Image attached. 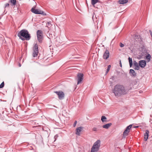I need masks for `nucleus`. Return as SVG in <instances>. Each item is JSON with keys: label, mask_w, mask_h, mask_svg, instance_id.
Wrapping results in <instances>:
<instances>
[{"label": "nucleus", "mask_w": 152, "mask_h": 152, "mask_svg": "<svg viewBox=\"0 0 152 152\" xmlns=\"http://www.w3.org/2000/svg\"><path fill=\"white\" fill-rule=\"evenodd\" d=\"M10 2L13 5H15L16 4V0H10Z\"/></svg>", "instance_id": "obj_21"}, {"label": "nucleus", "mask_w": 152, "mask_h": 152, "mask_svg": "<svg viewBox=\"0 0 152 152\" xmlns=\"http://www.w3.org/2000/svg\"><path fill=\"white\" fill-rule=\"evenodd\" d=\"M139 64L140 67L143 68H144L146 65V62L145 60H140L139 62Z\"/></svg>", "instance_id": "obj_10"}, {"label": "nucleus", "mask_w": 152, "mask_h": 152, "mask_svg": "<svg viewBox=\"0 0 152 152\" xmlns=\"http://www.w3.org/2000/svg\"><path fill=\"white\" fill-rule=\"evenodd\" d=\"M99 129L96 128V127H94L92 129V130L93 131L96 132L98 131Z\"/></svg>", "instance_id": "obj_23"}, {"label": "nucleus", "mask_w": 152, "mask_h": 152, "mask_svg": "<svg viewBox=\"0 0 152 152\" xmlns=\"http://www.w3.org/2000/svg\"><path fill=\"white\" fill-rule=\"evenodd\" d=\"M58 136L57 135H56L54 136V138L55 139L54 141H55L56 140V138L58 137Z\"/></svg>", "instance_id": "obj_30"}, {"label": "nucleus", "mask_w": 152, "mask_h": 152, "mask_svg": "<svg viewBox=\"0 0 152 152\" xmlns=\"http://www.w3.org/2000/svg\"><path fill=\"white\" fill-rule=\"evenodd\" d=\"M4 86V82H2L0 85V88H3Z\"/></svg>", "instance_id": "obj_24"}, {"label": "nucleus", "mask_w": 152, "mask_h": 152, "mask_svg": "<svg viewBox=\"0 0 152 152\" xmlns=\"http://www.w3.org/2000/svg\"><path fill=\"white\" fill-rule=\"evenodd\" d=\"M82 128L83 127H80L77 128L76 129V134L78 136L80 135V132L81 131Z\"/></svg>", "instance_id": "obj_11"}, {"label": "nucleus", "mask_w": 152, "mask_h": 152, "mask_svg": "<svg viewBox=\"0 0 152 152\" xmlns=\"http://www.w3.org/2000/svg\"><path fill=\"white\" fill-rule=\"evenodd\" d=\"M37 37L38 41L41 42L43 40V32L41 30H38L37 32Z\"/></svg>", "instance_id": "obj_4"}, {"label": "nucleus", "mask_w": 152, "mask_h": 152, "mask_svg": "<svg viewBox=\"0 0 152 152\" xmlns=\"http://www.w3.org/2000/svg\"><path fill=\"white\" fill-rule=\"evenodd\" d=\"M1 39H3V38H1Z\"/></svg>", "instance_id": "obj_40"}, {"label": "nucleus", "mask_w": 152, "mask_h": 152, "mask_svg": "<svg viewBox=\"0 0 152 152\" xmlns=\"http://www.w3.org/2000/svg\"><path fill=\"white\" fill-rule=\"evenodd\" d=\"M132 125H130L129 126H127L126 127V129L127 130L130 131V130L131 129V128H132Z\"/></svg>", "instance_id": "obj_22"}, {"label": "nucleus", "mask_w": 152, "mask_h": 152, "mask_svg": "<svg viewBox=\"0 0 152 152\" xmlns=\"http://www.w3.org/2000/svg\"><path fill=\"white\" fill-rule=\"evenodd\" d=\"M151 57V56L149 54L146 56V58L147 60V62H149L150 61Z\"/></svg>", "instance_id": "obj_18"}, {"label": "nucleus", "mask_w": 152, "mask_h": 152, "mask_svg": "<svg viewBox=\"0 0 152 152\" xmlns=\"http://www.w3.org/2000/svg\"><path fill=\"white\" fill-rule=\"evenodd\" d=\"M99 1V0H91V3L93 6H94Z\"/></svg>", "instance_id": "obj_17"}, {"label": "nucleus", "mask_w": 152, "mask_h": 152, "mask_svg": "<svg viewBox=\"0 0 152 152\" xmlns=\"http://www.w3.org/2000/svg\"><path fill=\"white\" fill-rule=\"evenodd\" d=\"M77 121H75L74 123V124H73V126L74 127H75L76 125V124H77Z\"/></svg>", "instance_id": "obj_27"}, {"label": "nucleus", "mask_w": 152, "mask_h": 152, "mask_svg": "<svg viewBox=\"0 0 152 152\" xmlns=\"http://www.w3.org/2000/svg\"><path fill=\"white\" fill-rule=\"evenodd\" d=\"M120 66L121 67H122V65H121V61L120 60Z\"/></svg>", "instance_id": "obj_36"}, {"label": "nucleus", "mask_w": 152, "mask_h": 152, "mask_svg": "<svg viewBox=\"0 0 152 152\" xmlns=\"http://www.w3.org/2000/svg\"><path fill=\"white\" fill-rule=\"evenodd\" d=\"M129 131L127 130L126 129L123 132V136H127L128 134L129 133Z\"/></svg>", "instance_id": "obj_19"}, {"label": "nucleus", "mask_w": 152, "mask_h": 152, "mask_svg": "<svg viewBox=\"0 0 152 152\" xmlns=\"http://www.w3.org/2000/svg\"><path fill=\"white\" fill-rule=\"evenodd\" d=\"M132 65V63H129L130 66L131 67Z\"/></svg>", "instance_id": "obj_33"}, {"label": "nucleus", "mask_w": 152, "mask_h": 152, "mask_svg": "<svg viewBox=\"0 0 152 152\" xmlns=\"http://www.w3.org/2000/svg\"><path fill=\"white\" fill-rule=\"evenodd\" d=\"M149 133V132L148 130H147L145 131V132L144 134V140L145 141H147L148 139Z\"/></svg>", "instance_id": "obj_12"}, {"label": "nucleus", "mask_w": 152, "mask_h": 152, "mask_svg": "<svg viewBox=\"0 0 152 152\" xmlns=\"http://www.w3.org/2000/svg\"><path fill=\"white\" fill-rule=\"evenodd\" d=\"M129 63H132V59L130 57H129L128 58Z\"/></svg>", "instance_id": "obj_26"}, {"label": "nucleus", "mask_w": 152, "mask_h": 152, "mask_svg": "<svg viewBox=\"0 0 152 152\" xmlns=\"http://www.w3.org/2000/svg\"><path fill=\"white\" fill-rule=\"evenodd\" d=\"M113 92L115 96L119 97L121 95L126 94L127 91L123 85L117 84L114 86Z\"/></svg>", "instance_id": "obj_1"}, {"label": "nucleus", "mask_w": 152, "mask_h": 152, "mask_svg": "<svg viewBox=\"0 0 152 152\" xmlns=\"http://www.w3.org/2000/svg\"><path fill=\"white\" fill-rule=\"evenodd\" d=\"M109 52L108 50L107 49H106V50L103 54V57L104 59H107L109 57Z\"/></svg>", "instance_id": "obj_9"}, {"label": "nucleus", "mask_w": 152, "mask_h": 152, "mask_svg": "<svg viewBox=\"0 0 152 152\" xmlns=\"http://www.w3.org/2000/svg\"><path fill=\"white\" fill-rule=\"evenodd\" d=\"M9 6V4L8 3H7L5 5V7H8Z\"/></svg>", "instance_id": "obj_31"}, {"label": "nucleus", "mask_w": 152, "mask_h": 152, "mask_svg": "<svg viewBox=\"0 0 152 152\" xmlns=\"http://www.w3.org/2000/svg\"><path fill=\"white\" fill-rule=\"evenodd\" d=\"M133 64L135 66V68H134V69L139 70V67L138 63L136 61H133Z\"/></svg>", "instance_id": "obj_13"}, {"label": "nucleus", "mask_w": 152, "mask_h": 152, "mask_svg": "<svg viewBox=\"0 0 152 152\" xmlns=\"http://www.w3.org/2000/svg\"><path fill=\"white\" fill-rule=\"evenodd\" d=\"M107 119L106 117L105 116H102L101 117V120L103 122H104V121H106L105 120Z\"/></svg>", "instance_id": "obj_20"}, {"label": "nucleus", "mask_w": 152, "mask_h": 152, "mask_svg": "<svg viewBox=\"0 0 152 152\" xmlns=\"http://www.w3.org/2000/svg\"><path fill=\"white\" fill-rule=\"evenodd\" d=\"M128 1V0H119L118 1V2L120 4H124L127 3Z\"/></svg>", "instance_id": "obj_14"}, {"label": "nucleus", "mask_w": 152, "mask_h": 152, "mask_svg": "<svg viewBox=\"0 0 152 152\" xmlns=\"http://www.w3.org/2000/svg\"><path fill=\"white\" fill-rule=\"evenodd\" d=\"M151 35H152V32L150 30L149 31Z\"/></svg>", "instance_id": "obj_34"}, {"label": "nucleus", "mask_w": 152, "mask_h": 152, "mask_svg": "<svg viewBox=\"0 0 152 152\" xmlns=\"http://www.w3.org/2000/svg\"><path fill=\"white\" fill-rule=\"evenodd\" d=\"M83 74L81 73H78L77 75V84L80 83L83 79Z\"/></svg>", "instance_id": "obj_7"}, {"label": "nucleus", "mask_w": 152, "mask_h": 152, "mask_svg": "<svg viewBox=\"0 0 152 152\" xmlns=\"http://www.w3.org/2000/svg\"><path fill=\"white\" fill-rule=\"evenodd\" d=\"M102 127V126H98L96 128H99H99Z\"/></svg>", "instance_id": "obj_32"}, {"label": "nucleus", "mask_w": 152, "mask_h": 152, "mask_svg": "<svg viewBox=\"0 0 152 152\" xmlns=\"http://www.w3.org/2000/svg\"><path fill=\"white\" fill-rule=\"evenodd\" d=\"M31 12L33 13L37 14H42L43 15H45L46 14L43 11L40 10L35 9V7H34L31 10Z\"/></svg>", "instance_id": "obj_5"}, {"label": "nucleus", "mask_w": 152, "mask_h": 152, "mask_svg": "<svg viewBox=\"0 0 152 152\" xmlns=\"http://www.w3.org/2000/svg\"><path fill=\"white\" fill-rule=\"evenodd\" d=\"M51 23L52 22L51 21L49 22L47 24V25H48L49 27H51L52 25Z\"/></svg>", "instance_id": "obj_25"}, {"label": "nucleus", "mask_w": 152, "mask_h": 152, "mask_svg": "<svg viewBox=\"0 0 152 152\" xmlns=\"http://www.w3.org/2000/svg\"><path fill=\"white\" fill-rule=\"evenodd\" d=\"M137 127H138V126H135V127H135V128H137Z\"/></svg>", "instance_id": "obj_39"}, {"label": "nucleus", "mask_w": 152, "mask_h": 152, "mask_svg": "<svg viewBox=\"0 0 152 152\" xmlns=\"http://www.w3.org/2000/svg\"><path fill=\"white\" fill-rule=\"evenodd\" d=\"M19 67H20L21 66V65L20 64H19Z\"/></svg>", "instance_id": "obj_37"}, {"label": "nucleus", "mask_w": 152, "mask_h": 152, "mask_svg": "<svg viewBox=\"0 0 152 152\" xmlns=\"http://www.w3.org/2000/svg\"><path fill=\"white\" fill-rule=\"evenodd\" d=\"M38 53V46L37 44H36L33 48V57L37 56Z\"/></svg>", "instance_id": "obj_6"}, {"label": "nucleus", "mask_w": 152, "mask_h": 152, "mask_svg": "<svg viewBox=\"0 0 152 152\" xmlns=\"http://www.w3.org/2000/svg\"><path fill=\"white\" fill-rule=\"evenodd\" d=\"M101 141L99 140H97L94 144L91 152H97L100 146Z\"/></svg>", "instance_id": "obj_3"}, {"label": "nucleus", "mask_w": 152, "mask_h": 152, "mask_svg": "<svg viewBox=\"0 0 152 152\" xmlns=\"http://www.w3.org/2000/svg\"><path fill=\"white\" fill-rule=\"evenodd\" d=\"M120 47H124V45L122 43H120Z\"/></svg>", "instance_id": "obj_29"}, {"label": "nucleus", "mask_w": 152, "mask_h": 152, "mask_svg": "<svg viewBox=\"0 0 152 152\" xmlns=\"http://www.w3.org/2000/svg\"><path fill=\"white\" fill-rule=\"evenodd\" d=\"M54 93H56L58 96V98L60 99H63L64 96V93L62 91H55Z\"/></svg>", "instance_id": "obj_8"}, {"label": "nucleus", "mask_w": 152, "mask_h": 152, "mask_svg": "<svg viewBox=\"0 0 152 152\" xmlns=\"http://www.w3.org/2000/svg\"><path fill=\"white\" fill-rule=\"evenodd\" d=\"M112 124L111 123L107 124L102 126V127L106 129H108L112 125Z\"/></svg>", "instance_id": "obj_15"}, {"label": "nucleus", "mask_w": 152, "mask_h": 152, "mask_svg": "<svg viewBox=\"0 0 152 152\" xmlns=\"http://www.w3.org/2000/svg\"><path fill=\"white\" fill-rule=\"evenodd\" d=\"M129 73L132 76H136V73L135 71L132 69H131L130 70Z\"/></svg>", "instance_id": "obj_16"}, {"label": "nucleus", "mask_w": 152, "mask_h": 152, "mask_svg": "<svg viewBox=\"0 0 152 152\" xmlns=\"http://www.w3.org/2000/svg\"><path fill=\"white\" fill-rule=\"evenodd\" d=\"M18 36L22 40H24V39L22 38V37L25 38L27 40H29L31 38L30 34H29L28 31L26 29L21 30L18 33Z\"/></svg>", "instance_id": "obj_2"}, {"label": "nucleus", "mask_w": 152, "mask_h": 152, "mask_svg": "<svg viewBox=\"0 0 152 152\" xmlns=\"http://www.w3.org/2000/svg\"><path fill=\"white\" fill-rule=\"evenodd\" d=\"M109 71H108L107 70L106 72V73H105V75H106L108 73V72Z\"/></svg>", "instance_id": "obj_35"}, {"label": "nucleus", "mask_w": 152, "mask_h": 152, "mask_svg": "<svg viewBox=\"0 0 152 152\" xmlns=\"http://www.w3.org/2000/svg\"><path fill=\"white\" fill-rule=\"evenodd\" d=\"M111 68V66L110 65H109L108 66V67L107 69V70L108 71H109L110 69V68Z\"/></svg>", "instance_id": "obj_28"}, {"label": "nucleus", "mask_w": 152, "mask_h": 152, "mask_svg": "<svg viewBox=\"0 0 152 152\" xmlns=\"http://www.w3.org/2000/svg\"><path fill=\"white\" fill-rule=\"evenodd\" d=\"M112 78L113 79V78H114V77H113V76H112Z\"/></svg>", "instance_id": "obj_38"}]
</instances>
